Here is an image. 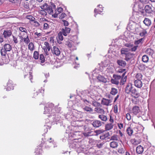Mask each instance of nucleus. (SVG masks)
I'll list each match as a JSON object with an SVG mask.
<instances>
[{
	"mask_svg": "<svg viewBox=\"0 0 155 155\" xmlns=\"http://www.w3.org/2000/svg\"><path fill=\"white\" fill-rule=\"evenodd\" d=\"M125 72L123 73L121 75L118 74H114L113 75V78L111 80V82L113 84L118 85H123L124 84L127 80V76H125Z\"/></svg>",
	"mask_w": 155,
	"mask_h": 155,
	"instance_id": "f257e3e1",
	"label": "nucleus"
},
{
	"mask_svg": "<svg viewBox=\"0 0 155 155\" xmlns=\"http://www.w3.org/2000/svg\"><path fill=\"white\" fill-rule=\"evenodd\" d=\"M125 92L127 94H130L134 97L137 98L139 95V93L131 83H128L125 88Z\"/></svg>",
	"mask_w": 155,
	"mask_h": 155,
	"instance_id": "f03ea898",
	"label": "nucleus"
},
{
	"mask_svg": "<svg viewBox=\"0 0 155 155\" xmlns=\"http://www.w3.org/2000/svg\"><path fill=\"white\" fill-rule=\"evenodd\" d=\"M54 104L52 103H48L46 104L44 107L45 110L44 112V114H48V117L52 116V111H51L52 109L54 108Z\"/></svg>",
	"mask_w": 155,
	"mask_h": 155,
	"instance_id": "7ed1b4c3",
	"label": "nucleus"
},
{
	"mask_svg": "<svg viewBox=\"0 0 155 155\" xmlns=\"http://www.w3.org/2000/svg\"><path fill=\"white\" fill-rule=\"evenodd\" d=\"M12 47L11 45L8 44H5L1 50V53L2 56H5L7 52L10 51L12 49Z\"/></svg>",
	"mask_w": 155,
	"mask_h": 155,
	"instance_id": "20e7f679",
	"label": "nucleus"
},
{
	"mask_svg": "<svg viewBox=\"0 0 155 155\" xmlns=\"http://www.w3.org/2000/svg\"><path fill=\"white\" fill-rule=\"evenodd\" d=\"M79 138H75L73 139L72 143L70 145V147H71L74 148H78V151L81 150L82 148L80 146L81 143L79 141Z\"/></svg>",
	"mask_w": 155,
	"mask_h": 155,
	"instance_id": "39448f33",
	"label": "nucleus"
},
{
	"mask_svg": "<svg viewBox=\"0 0 155 155\" xmlns=\"http://www.w3.org/2000/svg\"><path fill=\"white\" fill-rule=\"evenodd\" d=\"M46 10L47 12L50 14H52L53 13V10L56 8V6L53 3H51V5H48Z\"/></svg>",
	"mask_w": 155,
	"mask_h": 155,
	"instance_id": "423d86ee",
	"label": "nucleus"
},
{
	"mask_svg": "<svg viewBox=\"0 0 155 155\" xmlns=\"http://www.w3.org/2000/svg\"><path fill=\"white\" fill-rule=\"evenodd\" d=\"M91 124L93 127L95 128H98L102 125V123L100 120H94L92 121Z\"/></svg>",
	"mask_w": 155,
	"mask_h": 155,
	"instance_id": "0eeeda50",
	"label": "nucleus"
},
{
	"mask_svg": "<svg viewBox=\"0 0 155 155\" xmlns=\"http://www.w3.org/2000/svg\"><path fill=\"white\" fill-rule=\"evenodd\" d=\"M112 102V99H108L103 98L101 102V104L104 105L108 106L111 104H110Z\"/></svg>",
	"mask_w": 155,
	"mask_h": 155,
	"instance_id": "6e6552de",
	"label": "nucleus"
},
{
	"mask_svg": "<svg viewBox=\"0 0 155 155\" xmlns=\"http://www.w3.org/2000/svg\"><path fill=\"white\" fill-rule=\"evenodd\" d=\"M66 45L68 46L69 48H72V50H75L76 49V48L75 46V45H76V44L74 42H73L72 41H68L66 42Z\"/></svg>",
	"mask_w": 155,
	"mask_h": 155,
	"instance_id": "1a4fd4ad",
	"label": "nucleus"
},
{
	"mask_svg": "<svg viewBox=\"0 0 155 155\" xmlns=\"http://www.w3.org/2000/svg\"><path fill=\"white\" fill-rule=\"evenodd\" d=\"M52 53L56 56H59L61 53V51L59 48L56 46H54L51 49Z\"/></svg>",
	"mask_w": 155,
	"mask_h": 155,
	"instance_id": "9d476101",
	"label": "nucleus"
},
{
	"mask_svg": "<svg viewBox=\"0 0 155 155\" xmlns=\"http://www.w3.org/2000/svg\"><path fill=\"white\" fill-rule=\"evenodd\" d=\"M3 35L5 39H7L12 35V32L10 30H5L4 31Z\"/></svg>",
	"mask_w": 155,
	"mask_h": 155,
	"instance_id": "9b49d317",
	"label": "nucleus"
},
{
	"mask_svg": "<svg viewBox=\"0 0 155 155\" xmlns=\"http://www.w3.org/2000/svg\"><path fill=\"white\" fill-rule=\"evenodd\" d=\"M46 121L47 122V123L44 125V132L45 133H47L48 132V129H50L51 127V124L50 123H48V122H49V119H47L46 120Z\"/></svg>",
	"mask_w": 155,
	"mask_h": 155,
	"instance_id": "f8f14e48",
	"label": "nucleus"
},
{
	"mask_svg": "<svg viewBox=\"0 0 155 155\" xmlns=\"http://www.w3.org/2000/svg\"><path fill=\"white\" fill-rule=\"evenodd\" d=\"M117 63L118 65L122 68H124L126 66L127 63L126 61L122 59L118 60Z\"/></svg>",
	"mask_w": 155,
	"mask_h": 155,
	"instance_id": "ddd939ff",
	"label": "nucleus"
},
{
	"mask_svg": "<svg viewBox=\"0 0 155 155\" xmlns=\"http://www.w3.org/2000/svg\"><path fill=\"white\" fill-rule=\"evenodd\" d=\"M76 117H74V120H75V124H77V126L78 127H82L84 126L85 124V122L84 120H76L75 118Z\"/></svg>",
	"mask_w": 155,
	"mask_h": 155,
	"instance_id": "4468645a",
	"label": "nucleus"
},
{
	"mask_svg": "<svg viewBox=\"0 0 155 155\" xmlns=\"http://www.w3.org/2000/svg\"><path fill=\"white\" fill-rule=\"evenodd\" d=\"M144 9L146 12L149 14L153 12V10L151 5H146Z\"/></svg>",
	"mask_w": 155,
	"mask_h": 155,
	"instance_id": "2eb2a0df",
	"label": "nucleus"
},
{
	"mask_svg": "<svg viewBox=\"0 0 155 155\" xmlns=\"http://www.w3.org/2000/svg\"><path fill=\"white\" fill-rule=\"evenodd\" d=\"M140 111L139 107L135 106L133 107L132 109V113L135 115H137Z\"/></svg>",
	"mask_w": 155,
	"mask_h": 155,
	"instance_id": "dca6fc26",
	"label": "nucleus"
},
{
	"mask_svg": "<svg viewBox=\"0 0 155 155\" xmlns=\"http://www.w3.org/2000/svg\"><path fill=\"white\" fill-rule=\"evenodd\" d=\"M52 116H53V117L52 118L53 122L56 123L57 124V122L59 121L60 120V117L58 116V114H52V116Z\"/></svg>",
	"mask_w": 155,
	"mask_h": 155,
	"instance_id": "f3484780",
	"label": "nucleus"
},
{
	"mask_svg": "<svg viewBox=\"0 0 155 155\" xmlns=\"http://www.w3.org/2000/svg\"><path fill=\"white\" fill-rule=\"evenodd\" d=\"M135 86L138 88H141L142 86V83L140 80H136L134 81Z\"/></svg>",
	"mask_w": 155,
	"mask_h": 155,
	"instance_id": "a211bd4d",
	"label": "nucleus"
},
{
	"mask_svg": "<svg viewBox=\"0 0 155 155\" xmlns=\"http://www.w3.org/2000/svg\"><path fill=\"white\" fill-rule=\"evenodd\" d=\"M70 30V28L66 27L64 29L62 28L61 31L63 35L64 36H66L67 35V33H69Z\"/></svg>",
	"mask_w": 155,
	"mask_h": 155,
	"instance_id": "6ab92c4d",
	"label": "nucleus"
},
{
	"mask_svg": "<svg viewBox=\"0 0 155 155\" xmlns=\"http://www.w3.org/2000/svg\"><path fill=\"white\" fill-rule=\"evenodd\" d=\"M136 151L137 153L138 154H141L143 151V147L141 145H139L136 147Z\"/></svg>",
	"mask_w": 155,
	"mask_h": 155,
	"instance_id": "aec40b11",
	"label": "nucleus"
},
{
	"mask_svg": "<svg viewBox=\"0 0 155 155\" xmlns=\"http://www.w3.org/2000/svg\"><path fill=\"white\" fill-rule=\"evenodd\" d=\"M12 81H8V82L7 87L6 88V91H10L11 90H13L14 89L12 84Z\"/></svg>",
	"mask_w": 155,
	"mask_h": 155,
	"instance_id": "412c9836",
	"label": "nucleus"
},
{
	"mask_svg": "<svg viewBox=\"0 0 155 155\" xmlns=\"http://www.w3.org/2000/svg\"><path fill=\"white\" fill-rule=\"evenodd\" d=\"M130 51V49L127 48H122L121 50V53L122 54H124L125 55L128 54Z\"/></svg>",
	"mask_w": 155,
	"mask_h": 155,
	"instance_id": "4be33fe9",
	"label": "nucleus"
},
{
	"mask_svg": "<svg viewBox=\"0 0 155 155\" xmlns=\"http://www.w3.org/2000/svg\"><path fill=\"white\" fill-rule=\"evenodd\" d=\"M98 117L102 121H106L107 120V116L104 114H99L98 116Z\"/></svg>",
	"mask_w": 155,
	"mask_h": 155,
	"instance_id": "5701e85b",
	"label": "nucleus"
},
{
	"mask_svg": "<svg viewBox=\"0 0 155 155\" xmlns=\"http://www.w3.org/2000/svg\"><path fill=\"white\" fill-rule=\"evenodd\" d=\"M143 23L147 26H150L151 24V20L148 18H145L143 21Z\"/></svg>",
	"mask_w": 155,
	"mask_h": 155,
	"instance_id": "b1692460",
	"label": "nucleus"
},
{
	"mask_svg": "<svg viewBox=\"0 0 155 155\" xmlns=\"http://www.w3.org/2000/svg\"><path fill=\"white\" fill-rule=\"evenodd\" d=\"M134 54L133 53H131L130 52H129L128 54L125 55V57L124 59L127 61H129L133 57Z\"/></svg>",
	"mask_w": 155,
	"mask_h": 155,
	"instance_id": "393cba45",
	"label": "nucleus"
},
{
	"mask_svg": "<svg viewBox=\"0 0 155 155\" xmlns=\"http://www.w3.org/2000/svg\"><path fill=\"white\" fill-rule=\"evenodd\" d=\"M61 110L60 107H58V106H54V108L52 109L51 110L52 111V114H55V113H59Z\"/></svg>",
	"mask_w": 155,
	"mask_h": 155,
	"instance_id": "a878e982",
	"label": "nucleus"
},
{
	"mask_svg": "<svg viewBox=\"0 0 155 155\" xmlns=\"http://www.w3.org/2000/svg\"><path fill=\"white\" fill-rule=\"evenodd\" d=\"M110 146L112 148H115L117 147L118 146V143L116 141H113L110 142Z\"/></svg>",
	"mask_w": 155,
	"mask_h": 155,
	"instance_id": "bb28decb",
	"label": "nucleus"
},
{
	"mask_svg": "<svg viewBox=\"0 0 155 155\" xmlns=\"http://www.w3.org/2000/svg\"><path fill=\"white\" fill-rule=\"evenodd\" d=\"M114 125L112 123H108L105 126V129L106 130H109L112 129Z\"/></svg>",
	"mask_w": 155,
	"mask_h": 155,
	"instance_id": "cd10ccee",
	"label": "nucleus"
},
{
	"mask_svg": "<svg viewBox=\"0 0 155 155\" xmlns=\"http://www.w3.org/2000/svg\"><path fill=\"white\" fill-rule=\"evenodd\" d=\"M94 110L96 112L100 114H104L105 112L103 109L98 107L95 108Z\"/></svg>",
	"mask_w": 155,
	"mask_h": 155,
	"instance_id": "c85d7f7f",
	"label": "nucleus"
},
{
	"mask_svg": "<svg viewBox=\"0 0 155 155\" xmlns=\"http://www.w3.org/2000/svg\"><path fill=\"white\" fill-rule=\"evenodd\" d=\"M92 86L91 85L90 89L89 91L88 92L92 96L95 95H96V91L94 89H92Z\"/></svg>",
	"mask_w": 155,
	"mask_h": 155,
	"instance_id": "c756f323",
	"label": "nucleus"
},
{
	"mask_svg": "<svg viewBox=\"0 0 155 155\" xmlns=\"http://www.w3.org/2000/svg\"><path fill=\"white\" fill-rule=\"evenodd\" d=\"M97 79L100 81L105 83L107 82V79L103 76L101 75H99L97 77Z\"/></svg>",
	"mask_w": 155,
	"mask_h": 155,
	"instance_id": "7c9ffc66",
	"label": "nucleus"
},
{
	"mask_svg": "<svg viewBox=\"0 0 155 155\" xmlns=\"http://www.w3.org/2000/svg\"><path fill=\"white\" fill-rule=\"evenodd\" d=\"M118 92V91L117 89L113 87L111 88L110 93L113 95H115Z\"/></svg>",
	"mask_w": 155,
	"mask_h": 155,
	"instance_id": "2f4dec72",
	"label": "nucleus"
},
{
	"mask_svg": "<svg viewBox=\"0 0 155 155\" xmlns=\"http://www.w3.org/2000/svg\"><path fill=\"white\" fill-rule=\"evenodd\" d=\"M96 143H97L96 144V147L99 148H102L104 144V142H101V141H97L96 142Z\"/></svg>",
	"mask_w": 155,
	"mask_h": 155,
	"instance_id": "473e14b6",
	"label": "nucleus"
},
{
	"mask_svg": "<svg viewBox=\"0 0 155 155\" xmlns=\"http://www.w3.org/2000/svg\"><path fill=\"white\" fill-rule=\"evenodd\" d=\"M144 40V38H141L138 40L135 41L134 42V44L135 45H138L141 44L143 43Z\"/></svg>",
	"mask_w": 155,
	"mask_h": 155,
	"instance_id": "72a5a7b5",
	"label": "nucleus"
},
{
	"mask_svg": "<svg viewBox=\"0 0 155 155\" xmlns=\"http://www.w3.org/2000/svg\"><path fill=\"white\" fill-rule=\"evenodd\" d=\"M39 59L40 60V63L41 65H43V64L45 61V58L44 55L43 54H41L40 55Z\"/></svg>",
	"mask_w": 155,
	"mask_h": 155,
	"instance_id": "f704fd0d",
	"label": "nucleus"
},
{
	"mask_svg": "<svg viewBox=\"0 0 155 155\" xmlns=\"http://www.w3.org/2000/svg\"><path fill=\"white\" fill-rule=\"evenodd\" d=\"M126 131L128 135L130 136L132 135L133 133L132 129L130 127H129L127 129Z\"/></svg>",
	"mask_w": 155,
	"mask_h": 155,
	"instance_id": "c9c22d12",
	"label": "nucleus"
},
{
	"mask_svg": "<svg viewBox=\"0 0 155 155\" xmlns=\"http://www.w3.org/2000/svg\"><path fill=\"white\" fill-rule=\"evenodd\" d=\"M81 149V151L78 152V155H86L87 154V151L85 149H83L82 150Z\"/></svg>",
	"mask_w": 155,
	"mask_h": 155,
	"instance_id": "e433bc0d",
	"label": "nucleus"
},
{
	"mask_svg": "<svg viewBox=\"0 0 155 155\" xmlns=\"http://www.w3.org/2000/svg\"><path fill=\"white\" fill-rule=\"evenodd\" d=\"M42 150L40 147L39 148H37L35 149V153H36V155H41L42 153Z\"/></svg>",
	"mask_w": 155,
	"mask_h": 155,
	"instance_id": "4c0bfd02",
	"label": "nucleus"
},
{
	"mask_svg": "<svg viewBox=\"0 0 155 155\" xmlns=\"http://www.w3.org/2000/svg\"><path fill=\"white\" fill-rule=\"evenodd\" d=\"M138 68L140 70L143 71L145 70L146 66L145 65L141 64L139 65Z\"/></svg>",
	"mask_w": 155,
	"mask_h": 155,
	"instance_id": "58836bf2",
	"label": "nucleus"
},
{
	"mask_svg": "<svg viewBox=\"0 0 155 155\" xmlns=\"http://www.w3.org/2000/svg\"><path fill=\"white\" fill-rule=\"evenodd\" d=\"M155 65V61H151L150 64L148 66L146 67L147 68L151 69L153 68Z\"/></svg>",
	"mask_w": 155,
	"mask_h": 155,
	"instance_id": "ea45409f",
	"label": "nucleus"
},
{
	"mask_svg": "<svg viewBox=\"0 0 155 155\" xmlns=\"http://www.w3.org/2000/svg\"><path fill=\"white\" fill-rule=\"evenodd\" d=\"M142 60L144 62L146 63L149 60L148 56L146 55H144L142 57Z\"/></svg>",
	"mask_w": 155,
	"mask_h": 155,
	"instance_id": "a19ab883",
	"label": "nucleus"
},
{
	"mask_svg": "<svg viewBox=\"0 0 155 155\" xmlns=\"http://www.w3.org/2000/svg\"><path fill=\"white\" fill-rule=\"evenodd\" d=\"M110 140L116 141L118 140L119 137H118L117 135H114L111 137Z\"/></svg>",
	"mask_w": 155,
	"mask_h": 155,
	"instance_id": "79ce46f5",
	"label": "nucleus"
},
{
	"mask_svg": "<svg viewBox=\"0 0 155 155\" xmlns=\"http://www.w3.org/2000/svg\"><path fill=\"white\" fill-rule=\"evenodd\" d=\"M48 5L47 3H44L42 5H41L40 7L42 10H45L47 8Z\"/></svg>",
	"mask_w": 155,
	"mask_h": 155,
	"instance_id": "37998d69",
	"label": "nucleus"
},
{
	"mask_svg": "<svg viewBox=\"0 0 155 155\" xmlns=\"http://www.w3.org/2000/svg\"><path fill=\"white\" fill-rule=\"evenodd\" d=\"M103 11V9L102 8L101 10H98L96 8H95L94 10V12L95 13H97L96 14H95L94 16L95 17H96V15L97 14H101V12H102Z\"/></svg>",
	"mask_w": 155,
	"mask_h": 155,
	"instance_id": "c03bdc74",
	"label": "nucleus"
},
{
	"mask_svg": "<svg viewBox=\"0 0 155 155\" xmlns=\"http://www.w3.org/2000/svg\"><path fill=\"white\" fill-rule=\"evenodd\" d=\"M34 45L32 42L30 43L28 45V48L31 51H32L34 50Z\"/></svg>",
	"mask_w": 155,
	"mask_h": 155,
	"instance_id": "a18cd8bd",
	"label": "nucleus"
},
{
	"mask_svg": "<svg viewBox=\"0 0 155 155\" xmlns=\"http://www.w3.org/2000/svg\"><path fill=\"white\" fill-rule=\"evenodd\" d=\"M142 75L140 73H138L136 75V78L137 79L136 80H141L142 79Z\"/></svg>",
	"mask_w": 155,
	"mask_h": 155,
	"instance_id": "49530a36",
	"label": "nucleus"
},
{
	"mask_svg": "<svg viewBox=\"0 0 155 155\" xmlns=\"http://www.w3.org/2000/svg\"><path fill=\"white\" fill-rule=\"evenodd\" d=\"M92 105L94 107H99L101 106V104L99 103H98L96 101H94L92 102Z\"/></svg>",
	"mask_w": 155,
	"mask_h": 155,
	"instance_id": "de8ad7c7",
	"label": "nucleus"
},
{
	"mask_svg": "<svg viewBox=\"0 0 155 155\" xmlns=\"http://www.w3.org/2000/svg\"><path fill=\"white\" fill-rule=\"evenodd\" d=\"M62 32H60L58 34V38L61 41H62L63 40V37L62 35Z\"/></svg>",
	"mask_w": 155,
	"mask_h": 155,
	"instance_id": "09e8293b",
	"label": "nucleus"
},
{
	"mask_svg": "<svg viewBox=\"0 0 155 155\" xmlns=\"http://www.w3.org/2000/svg\"><path fill=\"white\" fill-rule=\"evenodd\" d=\"M38 53L37 51H34L33 54V58L35 59H38Z\"/></svg>",
	"mask_w": 155,
	"mask_h": 155,
	"instance_id": "8fccbe9b",
	"label": "nucleus"
},
{
	"mask_svg": "<svg viewBox=\"0 0 155 155\" xmlns=\"http://www.w3.org/2000/svg\"><path fill=\"white\" fill-rule=\"evenodd\" d=\"M147 34V31L145 30H143L142 31L139 33V35L140 36H144Z\"/></svg>",
	"mask_w": 155,
	"mask_h": 155,
	"instance_id": "3c124183",
	"label": "nucleus"
},
{
	"mask_svg": "<svg viewBox=\"0 0 155 155\" xmlns=\"http://www.w3.org/2000/svg\"><path fill=\"white\" fill-rule=\"evenodd\" d=\"M84 110L87 111H93V109L91 108V107H88V106H85L84 108Z\"/></svg>",
	"mask_w": 155,
	"mask_h": 155,
	"instance_id": "603ef678",
	"label": "nucleus"
},
{
	"mask_svg": "<svg viewBox=\"0 0 155 155\" xmlns=\"http://www.w3.org/2000/svg\"><path fill=\"white\" fill-rule=\"evenodd\" d=\"M24 42L26 44H28L30 41V40L29 39L28 36H27L26 38H24Z\"/></svg>",
	"mask_w": 155,
	"mask_h": 155,
	"instance_id": "864d4df0",
	"label": "nucleus"
},
{
	"mask_svg": "<svg viewBox=\"0 0 155 155\" xmlns=\"http://www.w3.org/2000/svg\"><path fill=\"white\" fill-rule=\"evenodd\" d=\"M146 52L149 55H152L153 54V51L150 48L147 49L146 51Z\"/></svg>",
	"mask_w": 155,
	"mask_h": 155,
	"instance_id": "5fc2aeb1",
	"label": "nucleus"
},
{
	"mask_svg": "<svg viewBox=\"0 0 155 155\" xmlns=\"http://www.w3.org/2000/svg\"><path fill=\"white\" fill-rule=\"evenodd\" d=\"M118 152L119 153L122 154L124 153V150L123 148L122 147H120L118 148Z\"/></svg>",
	"mask_w": 155,
	"mask_h": 155,
	"instance_id": "6e6d98bb",
	"label": "nucleus"
},
{
	"mask_svg": "<svg viewBox=\"0 0 155 155\" xmlns=\"http://www.w3.org/2000/svg\"><path fill=\"white\" fill-rule=\"evenodd\" d=\"M45 10H42L39 11V13L41 15H47V12Z\"/></svg>",
	"mask_w": 155,
	"mask_h": 155,
	"instance_id": "4d7b16f0",
	"label": "nucleus"
},
{
	"mask_svg": "<svg viewBox=\"0 0 155 155\" xmlns=\"http://www.w3.org/2000/svg\"><path fill=\"white\" fill-rule=\"evenodd\" d=\"M138 47V46L137 45L134 46V47L133 46L131 47V48L130 49V51H135Z\"/></svg>",
	"mask_w": 155,
	"mask_h": 155,
	"instance_id": "13d9d810",
	"label": "nucleus"
},
{
	"mask_svg": "<svg viewBox=\"0 0 155 155\" xmlns=\"http://www.w3.org/2000/svg\"><path fill=\"white\" fill-rule=\"evenodd\" d=\"M26 18L32 21H34V19H35V18L31 15H27L26 16Z\"/></svg>",
	"mask_w": 155,
	"mask_h": 155,
	"instance_id": "bf43d9fd",
	"label": "nucleus"
},
{
	"mask_svg": "<svg viewBox=\"0 0 155 155\" xmlns=\"http://www.w3.org/2000/svg\"><path fill=\"white\" fill-rule=\"evenodd\" d=\"M19 30L21 32H25V33L27 32L26 29L25 28H23L22 27H20L19 28Z\"/></svg>",
	"mask_w": 155,
	"mask_h": 155,
	"instance_id": "052dcab7",
	"label": "nucleus"
},
{
	"mask_svg": "<svg viewBox=\"0 0 155 155\" xmlns=\"http://www.w3.org/2000/svg\"><path fill=\"white\" fill-rule=\"evenodd\" d=\"M5 38L4 35L2 34H0V43H1L4 41Z\"/></svg>",
	"mask_w": 155,
	"mask_h": 155,
	"instance_id": "680f3d73",
	"label": "nucleus"
},
{
	"mask_svg": "<svg viewBox=\"0 0 155 155\" xmlns=\"http://www.w3.org/2000/svg\"><path fill=\"white\" fill-rule=\"evenodd\" d=\"M103 132V130H97L95 131V133H96L97 135L100 134Z\"/></svg>",
	"mask_w": 155,
	"mask_h": 155,
	"instance_id": "e2e57ef3",
	"label": "nucleus"
},
{
	"mask_svg": "<svg viewBox=\"0 0 155 155\" xmlns=\"http://www.w3.org/2000/svg\"><path fill=\"white\" fill-rule=\"evenodd\" d=\"M134 142L133 143V144L134 145H137L140 143V141L137 140L135 139H134Z\"/></svg>",
	"mask_w": 155,
	"mask_h": 155,
	"instance_id": "0e129e2a",
	"label": "nucleus"
},
{
	"mask_svg": "<svg viewBox=\"0 0 155 155\" xmlns=\"http://www.w3.org/2000/svg\"><path fill=\"white\" fill-rule=\"evenodd\" d=\"M118 72L119 73H124L125 72V74L126 73V69H120L118 71Z\"/></svg>",
	"mask_w": 155,
	"mask_h": 155,
	"instance_id": "69168bd1",
	"label": "nucleus"
},
{
	"mask_svg": "<svg viewBox=\"0 0 155 155\" xmlns=\"http://www.w3.org/2000/svg\"><path fill=\"white\" fill-rule=\"evenodd\" d=\"M63 10V9L61 7H59L58 8V9L57 10H56V11L57 12V13H58V14H60V13H61Z\"/></svg>",
	"mask_w": 155,
	"mask_h": 155,
	"instance_id": "338daca9",
	"label": "nucleus"
},
{
	"mask_svg": "<svg viewBox=\"0 0 155 155\" xmlns=\"http://www.w3.org/2000/svg\"><path fill=\"white\" fill-rule=\"evenodd\" d=\"M139 1L143 4H147L149 2V0H139Z\"/></svg>",
	"mask_w": 155,
	"mask_h": 155,
	"instance_id": "774afa93",
	"label": "nucleus"
}]
</instances>
